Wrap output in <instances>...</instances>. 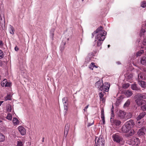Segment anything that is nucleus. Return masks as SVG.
Here are the masks:
<instances>
[{"mask_svg": "<svg viewBox=\"0 0 146 146\" xmlns=\"http://www.w3.org/2000/svg\"><path fill=\"white\" fill-rule=\"evenodd\" d=\"M96 33L97 34L95 38V41L98 40L97 45L98 46H100L101 45L105 38V36L106 35V33L105 31L103 30L102 27L101 26L98 27L92 34V37L93 38L94 35Z\"/></svg>", "mask_w": 146, "mask_h": 146, "instance_id": "nucleus-1", "label": "nucleus"}, {"mask_svg": "<svg viewBox=\"0 0 146 146\" xmlns=\"http://www.w3.org/2000/svg\"><path fill=\"white\" fill-rule=\"evenodd\" d=\"M95 142L96 146H104V141L102 138L96 137Z\"/></svg>", "mask_w": 146, "mask_h": 146, "instance_id": "nucleus-2", "label": "nucleus"}, {"mask_svg": "<svg viewBox=\"0 0 146 146\" xmlns=\"http://www.w3.org/2000/svg\"><path fill=\"white\" fill-rule=\"evenodd\" d=\"M135 102L136 104L138 106H140L146 103V101L143 100L138 95H136Z\"/></svg>", "mask_w": 146, "mask_h": 146, "instance_id": "nucleus-3", "label": "nucleus"}, {"mask_svg": "<svg viewBox=\"0 0 146 146\" xmlns=\"http://www.w3.org/2000/svg\"><path fill=\"white\" fill-rule=\"evenodd\" d=\"M110 86V84L107 82L103 83L102 87H100V90L107 92L109 90Z\"/></svg>", "mask_w": 146, "mask_h": 146, "instance_id": "nucleus-4", "label": "nucleus"}, {"mask_svg": "<svg viewBox=\"0 0 146 146\" xmlns=\"http://www.w3.org/2000/svg\"><path fill=\"white\" fill-rule=\"evenodd\" d=\"M113 140L117 143H119L122 141V138L120 137L118 134H115L112 135Z\"/></svg>", "mask_w": 146, "mask_h": 146, "instance_id": "nucleus-5", "label": "nucleus"}, {"mask_svg": "<svg viewBox=\"0 0 146 146\" xmlns=\"http://www.w3.org/2000/svg\"><path fill=\"white\" fill-rule=\"evenodd\" d=\"M130 144L133 146H137L139 144L140 142L138 138H132L130 141Z\"/></svg>", "mask_w": 146, "mask_h": 146, "instance_id": "nucleus-6", "label": "nucleus"}, {"mask_svg": "<svg viewBox=\"0 0 146 146\" xmlns=\"http://www.w3.org/2000/svg\"><path fill=\"white\" fill-rule=\"evenodd\" d=\"M117 116L120 119L125 118L126 115V112L121 110H118L117 113Z\"/></svg>", "mask_w": 146, "mask_h": 146, "instance_id": "nucleus-7", "label": "nucleus"}, {"mask_svg": "<svg viewBox=\"0 0 146 146\" xmlns=\"http://www.w3.org/2000/svg\"><path fill=\"white\" fill-rule=\"evenodd\" d=\"M125 124L128 127H129L130 129L131 128L133 127L135 125L134 121L132 119L127 121Z\"/></svg>", "mask_w": 146, "mask_h": 146, "instance_id": "nucleus-8", "label": "nucleus"}, {"mask_svg": "<svg viewBox=\"0 0 146 146\" xmlns=\"http://www.w3.org/2000/svg\"><path fill=\"white\" fill-rule=\"evenodd\" d=\"M19 131L21 135H24L26 133V129L23 127L20 126L18 127Z\"/></svg>", "mask_w": 146, "mask_h": 146, "instance_id": "nucleus-9", "label": "nucleus"}, {"mask_svg": "<svg viewBox=\"0 0 146 146\" xmlns=\"http://www.w3.org/2000/svg\"><path fill=\"white\" fill-rule=\"evenodd\" d=\"M146 130L145 127H143L139 129L137 132V134L139 136L143 135L145 134L144 132Z\"/></svg>", "mask_w": 146, "mask_h": 146, "instance_id": "nucleus-10", "label": "nucleus"}, {"mask_svg": "<svg viewBox=\"0 0 146 146\" xmlns=\"http://www.w3.org/2000/svg\"><path fill=\"white\" fill-rule=\"evenodd\" d=\"M121 129L123 132L124 133H127L131 129L129 127H128L125 124L123 126Z\"/></svg>", "mask_w": 146, "mask_h": 146, "instance_id": "nucleus-11", "label": "nucleus"}, {"mask_svg": "<svg viewBox=\"0 0 146 146\" xmlns=\"http://www.w3.org/2000/svg\"><path fill=\"white\" fill-rule=\"evenodd\" d=\"M111 123L113 124L114 125H115L116 126H119L121 123V121H120L118 120H111Z\"/></svg>", "mask_w": 146, "mask_h": 146, "instance_id": "nucleus-12", "label": "nucleus"}, {"mask_svg": "<svg viewBox=\"0 0 146 146\" xmlns=\"http://www.w3.org/2000/svg\"><path fill=\"white\" fill-rule=\"evenodd\" d=\"M103 84L102 81L99 80L95 84L96 86L100 90V87H102Z\"/></svg>", "mask_w": 146, "mask_h": 146, "instance_id": "nucleus-13", "label": "nucleus"}, {"mask_svg": "<svg viewBox=\"0 0 146 146\" xmlns=\"http://www.w3.org/2000/svg\"><path fill=\"white\" fill-rule=\"evenodd\" d=\"M146 115V113L145 112H142L140 113L137 117L136 119L137 121H139L142 118Z\"/></svg>", "mask_w": 146, "mask_h": 146, "instance_id": "nucleus-14", "label": "nucleus"}, {"mask_svg": "<svg viewBox=\"0 0 146 146\" xmlns=\"http://www.w3.org/2000/svg\"><path fill=\"white\" fill-rule=\"evenodd\" d=\"M138 83L139 85L142 88H145L146 87V82L143 81H139Z\"/></svg>", "mask_w": 146, "mask_h": 146, "instance_id": "nucleus-15", "label": "nucleus"}, {"mask_svg": "<svg viewBox=\"0 0 146 146\" xmlns=\"http://www.w3.org/2000/svg\"><path fill=\"white\" fill-rule=\"evenodd\" d=\"M9 33L12 35H14V34L15 29L14 27L10 25L9 26Z\"/></svg>", "mask_w": 146, "mask_h": 146, "instance_id": "nucleus-16", "label": "nucleus"}, {"mask_svg": "<svg viewBox=\"0 0 146 146\" xmlns=\"http://www.w3.org/2000/svg\"><path fill=\"white\" fill-rule=\"evenodd\" d=\"M124 94L125 96L127 97H129L131 96L133 94L132 92L129 90H127L125 92Z\"/></svg>", "mask_w": 146, "mask_h": 146, "instance_id": "nucleus-17", "label": "nucleus"}, {"mask_svg": "<svg viewBox=\"0 0 146 146\" xmlns=\"http://www.w3.org/2000/svg\"><path fill=\"white\" fill-rule=\"evenodd\" d=\"M131 89L134 90H140V88L137 87V85L135 84H131Z\"/></svg>", "mask_w": 146, "mask_h": 146, "instance_id": "nucleus-18", "label": "nucleus"}, {"mask_svg": "<svg viewBox=\"0 0 146 146\" xmlns=\"http://www.w3.org/2000/svg\"><path fill=\"white\" fill-rule=\"evenodd\" d=\"M140 62L142 65L146 66V57H142L141 60Z\"/></svg>", "mask_w": 146, "mask_h": 146, "instance_id": "nucleus-19", "label": "nucleus"}, {"mask_svg": "<svg viewBox=\"0 0 146 146\" xmlns=\"http://www.w3.org/2000/svg\"><path fill=\"white\" fill-rule=\"evenodd\" d=\"M13 123L14 125H18L19 123V121L16 117H14L13 120Z\"/></svg>", "mask_w": 146, "mask_h": 146, "instance_id": "nucleus-20", "label": "nucleus"}, {"mask_svg": "<svg viewBox=\"0 0 146 146\" xmlns=\"http://www.w3.org/2000/svg\"><path fill=\"white\" fill-rule=\"evenodd\" d=\"M101 118L103 122V123L104 124L105 123V117L103 110H102L101 111Z\"/></svg>", "mask_w": 146, "mask_h": 146, "instance_id": "nucleus-21", "label": "nucleus"}, {"mask_svg": "<svg viewBox=\"0 0 146 146\" xmlns=\"http://www.w3.org/2000/svg\"><path fill=\"white\" fill-rule=\"evenodd\" d=\"M139 97H140L141 98L143 99H146V93H143L142 94H137Z\"/></svg>", "mask_w": 146, "mask_h": 146, "instance_id": "nucleus-22", "label": "nucleus"}, {"mask_svg": "<svg viewBox=\"0 0 146 146\" xmlns=\"http://www.w3.org/2000/svg\"><path fill=\"white\" fill-rule=\"evenodd\" d=\"M5 137L4 135L2 133H0V142H3L5 140Z\"/></svg>", "mask_w": 146, "mask_h": 146, "instance_id": "nucleus-23", "label": "nucleus"}, {"mask_svg": "<svg viewBox=\"0 0 146 146\" xmlns=\"http://www.w3.org/2000/svg\"><path fill=\"white\" fill-rule=\"evenodd\" d=\"M92 58V57H91V55L89 54L86 58L85 60L86 62H90L91 59Z\"/></svg>", "mask_w": 146, "mask_h": 146, "instance_id": "nucleus-24", "label": "nucleus"}, {"mask_svg": "<svg viewBox=\"0 0 146 146\" xmlns=\"http://www.w3.org/2000/svg\"><path fill=\"white\" fill-rule=\"evenodd\" d=\"M55 31L54 29H52L50 31V37L51 38L53 39L54 36V32Z\"/></svg>", "mask_w": 146, "mask_h": 146, "instance_id": "nucleus-25", "label": "nucleus"}, {"mask_svg": "<svg viewBox=\"0 0 146 146\" xmlns=\"http://www.w3.org/2000/svg\"><path fill=\"white\" fill-rule=\"evenodd\" d=\"M4 98L5 101L11 100V95L7 94V96L5 97Z\"/></svg>", "mask_w": 146, "mask_h": 146, "instance_id": "nucleus-26", "label": "nucleus"}, {"mask_svg": "<svg viewBox=\"0 0 146 146\" xmlns=\"http://www.w3.org/2000/svg\"><path fill=\"white\" fill-rule=\"evenodd\" d=\"M12 116L11 114L9 113L6 117V118L9 120H11L12 119Z\"/></svg>", "mask_w": 146, "mask_h": 146, "instance_id": "nucleus-27", "label": "nucleus"}, {"mask_svg": "<svg viewBox=\"0 0 146 146\" xmlns=\"http://www.w3.org/2000/svg\"><path fill=\"white\" fill-rule=\"evenodd\" d=\"M143 73H140L139 74L138 76V78L139 80L140 79H143Z\"/></svg>", "mask_w": 146, "mask_h": 146, "instance_id": "nucleus-28", "label": "nucleus"}, {"mask_svg": "<svg viewBox=\"0 0 146 146\" xmlns=\"http://www.w3.org/2000/svg\"><path fill=\"white\" fill-rule=\"evenodd\" d=\"M7 112H10L11 110V106L9 105H8L7 107Z\"/></svg>", "mask_w": 146, "mask_h": 146, "instance_id": "nucleus-29", "label": "nucleus"}, {"mask_svg": "<svg viewBox=\"0 0 146 146\" xmlns=\"http://www.w3.org/2000/svg\"><path fill=\"white\" fill-rule=\"evenodd\" d=\"M136 126L138 127H140L141 126V122L139 121H137V122L136 123Z\"/></svg>", "mask_w": 146, "mask_h": 146, "instance_id": "nucleus-30", "label": "nucleus"}, {"mask_svg": "<svg viewBox=\"0 0 146 146\" xmlns=\"http://www.w3.org/2000/svg\"><path fill=\"white\" fill-rule=\"evenodd\" d=\"M143 52H144L143 50H141L137 52V53L136 54V56H140Z\"/></svg>", "mask_w": 146, "mask_h": 146, "instance_id": "nucleus-31", "label": "nucleus"}, {"mask_svg": "<svg viewBox=\"0 0 146 146\" xmlns=\"http://www.w3.org/2000/svg\"><path fill=\"white\" fill-rule=\"evenodd\" d=\"M129 86L130 84L129 83L125 84L123 85V87L124 88L126 89L129 87Z\"/></svg>", "mask_w": 146, "mask_h": 146, "instance_id": "nucleus-32", "label": "nucleus"}, {"mask_svg": "<svg viewBox=\"0 0 146 146\" xmlns=\"http://www.w3.org/2000/svg\"><path fill=\"white\" fill-rule=\"evenodd\" d=\"M62 101L63 104L64 105L68 104L67 102V98H62Z\"/></svg>", "mask_w": 146, "mask_h": 146, "instance_id": "nucleus-33", "label": "nucleus"}, {"mask_svg": "<svg viewBox=\"0 0 146 146\" xmlns=\"http://www.w3.org/2000/svg\"><path fill=\"white\" fill-rule=\"evenodd\" d=\"M7 80L6 79H4L1 83V84L2 86L3 87L4 86L6 83L7 82Z\"/></svg>", "mask_w": 146, "mask_h": 146, "instance_id": "nucleus-34", "label": "nucleus"}, {"mask_svg": "<svg viewBox=\"0 0 146 146\" xmlns=\"http://www.w3.org/2000/svg\"><path fill=\"white\" fill-rule=\"evenodd\" d=\"M130 104V101L128 100L124 104V106L126 107H128Z\"/></svg>", "mask_w": 146, "mask_h": 146, "instance_id": "nucleus-35", "label": "nucleus"}, {"mask_svg": "<svg viewBox=\"0 0 146 146\" xmlns=\"http://www.w3.org/2000/svg\"><path fill=\"white\" fill-rule=\"evenodd\" d=\"M141 108L143 111H146V104L142 106L141 107Z\"/></svg>", "mask_w": 146, "mask_h": 146, "instance_id": "nucleus-36", "label": "nucleus"}, {"mask_svg": "<svg viewBox=\"0 0 146 146\" xmlns=\"http://www.w3.org/2000/svg\"><path fill=\"white\" fill-rule=\"evenodd\" d=\"M104 92H101L99 93V96L100 98L101 99H102L103 98L104 96Z\"/></svg>", "mask_w": 146, "mask_h": 146, "instance_id": "nucleus-37", "label": "nucleus"}, {"mask_svg": "<svg viewBox=\"0 0 146 146\" xmlns=\"http://www.w3.org/2000/svg\"><path fill=\"white\" fill-rule=\"evenodd\" d=\"M141 6L142 7H145L146 6V2L145 1L142 2L141 3Z\"/></svg>", "mask_w": 146, "mask_h": 146, "instance_id": "nucleus-38", "label": "nucleus"}, {"mask_svg": "<svg viewBox=\"0 0 146 146\" xmlns=\"http://www.w3.org/2000/svg\"><path fill=\"white\" fill-rule=\"evenodd\" d=\"M94 63L92 62L91 63V64H90L89 67V68L91 70H93L94 68Z\"/></svg>", "mask_w": 146, "mask_h": 146, "instance_id": "nucleus-39", "label": "nucleus"}, {"mask_svg": "<svg viewBox=\"0 0 146 146\" xmlns=\"http://www.w3.org/2000/svg\"><path fill=\"white\" fill-rule=\"evenodd\" d=\"M134 131L132 129L131 130L130 132H129L128 135L129 136H132L134 134Z\"/></svg>", "mask_w": 146, "mask_h": 146, "instance_id": "nucleus-40", "label": "nucleus"}, {"mask_svg": "<svg viewBox=\"0 0 146 146\" xmlns=\"http://www.w3.org/2000/svg\"><path fill=\"white\" fill-rule=\"evenodd\" d=\"M23 143L22 142L20 141H18L17 146H23Z\"/></svg>", "mask_w": 146, "mask_h": 146, "instance_id": "nucleus-41", "label": "nucleus"}, {"mask_svg": "<svg viewBox=\"0 0 146 146\" xmlns=\"http://www.w3.org/2000/svg\"><path fill=\"white\" fill-rule=\"evenodd\" d=\"M4 57L3 53L2 51L0 49V59H1Z\"/></svg>", "mask_w": 146, "mask_h": 146, "instance_id": "nucleus-42", "label": "nucleus"}, {"mask_svg": "<svg viewBox=\"0 0 146 146\" xmlns=\"http://www.w3.org/2000/svg\"><path fill=\"white\" fill-rule=\"evenodd\" d=\"M11 85V83L10 82H8L7 81V82L5 84L4 86L5 87H9Z\"/></svg>", "mask_w": 146, "mask_h": 146, "instance_id": "nucleus-43", "label": "nucleus"}, {"mask_svg": "<svg viewBox=\"0 0 146 146\" xmlns=\"http://www.w3.org/2000/svg\"><path fill=\"white\" fill-rule=\"evenodd\" d=\"M67 105L68 104L64 105V110L66 111H65V114H66V111H67L68 109V106H67Z\"/></svg>", "mask_w": 146, "mask_h": 146, "instance_id": "nucleus-44", "label": "nucleus"}, {"mask_svg": "<svg viewBox=\"0 0 146 146\" xmlns=\"http://www.w3.org/2000/svg\"><path fill=\"white\" fill-rule=\"evenodd\" d=\"M133 77V75L132 74H130L129 75L127 76V79L129 80H130L132 79V78Z\"/></svg>", "mask_w": 146, "mask_h": 146, "instance_id": "nucleus-45", "label": "nucleus"}, {"mask_svg": "<svg viewBox=\"0 0 146 146\" xmlns=\"http://www.w3.org/2000/svg\"><path fill=\"white\" fill-rule=\"evenodd\" d=\"M146 31L144 29H142L140 31V33L142 35L143 33H144Z\"/></svg>", "mask_w": 146, "mask_h": 146, "instance_id": "nucleus-46", "label": "nucleus"}, {"mask_svg": "<svg viewBox=\"0 0 146 146\" xmlns=\"http://www.w3.org/2000/svg\"><path fill=\"white\" fill-rule=\"evenodd\" d=\"M68 131V127H67V128L66 129H65V131L64 132V133H66V135H67Z\"/></svg>", "mask_w": 146, "mask_h": 146, "instance_id": "nucleus-47", "label": "nucleus"}, {"mask_svg": "<svg viewBox=\"0 0 146 146\" xmlns=\"http://www.w3.org/2000/svg\"><path fill=\"white\" fill-rule=\"evenodd\" d=\"M113 109V105H112V108H111V114H112V115H113L114 114Z\"/></svg>", "mask_w": 146, "mask_h": 146, "instance_id": "nucleus-48", "label": "nucleus"}, {"mask_svg": "<svg viewBox=\"0 0 146 146\" xmlns=\"http://www.w3.org/2000/svg\"><path fill=\"white\" fill-rule=\"evenodd\" d=\"M3 42L2 41L0 40V46H3Z\"/></svg>", "mask_w": 146, "mask_h": 146, "instance_id": "nucleus-49", "label": "nucleus"}, {"mask_svg": "<svg viewBox=\"0 0 146 146\" xmlns=\"http://www.w3.org/2000/svg\"><path fill=\"white\" fill-rule=\"evenodd\" d=\"M89 106V105H87L86 106L84 109V111H86L87 110V109L88 108V106Z\"/></svg>", "mask_w": 146, "mask_h": 146, "instance_id": "nucleus-50", "label": "nucleus"}, {"mask_svg": "<svg viewBox=\"0 0 146 146\" xmlns=\"http://www.w3.org/2000/svg\"><path fill=\"white\" fill-rule=\"evenodd\" d=\"M19 48L17 46L15 47V51H17L19 50Z\"/></svg>", "mask_w": 146, "mask_h": 146, "instance_id": "nucleus-51", "label": "nucleus"}, {"mask_svg": "<svg viewBox=\"0 0 146 146\" xmlns=\"http://www.w3.org/2000/svg\"><path fill=\"white\" fill-rule=\"evenodd\" d=\"M65 44H66V42H63L62 43V44H63V46H64L65 45ZM64 46H63V48H62V50H63L64 49Z\"/></svg>", "mask_w": 146, "mask_h": 146, "instance_id": "nucleus-52", "label": "nucleus"}, {"mask_svg": "<svg viewBox=\"0 0 146 146\" xmlns=\"http://www.w3.org/2000/svg\"><path fill=\"white\" fill-rule=\"evenodd\" d=\"M93 124V122L92 123H89L88 125V126H90L92 125Z\"/></svg>", "mask_w": 146, "mask_h": 146, "instance_id": "nucleus-53", "label": "nucleus"}, {"mask_svg": "<svg viewBox=\"0 0 146 146\" xmlns=\"http://www.w3.org/2000/svg\"><path fill=\"white\" fill-rule=\"evenodd\" d=\"M143 44L144 45H146V41H143Z\"/></svg>", "mask_w": 146, "mask_h": 146, "instance_id": "nucleus-54", "label": "nucleus"}, {"mask_svg": "<svg viewBox=\"0 0 146 146\" xmlns=\"http://www.w3.org/2000/svg\"><path fill=\"white\" fill-rule=\"evenodd\" d=\"M93 66H94V67H95V68H98V67L97 66H96L95 65V64H94Z\"/></svg>", "mask_w": 146, "mask_h": 146, "instance_id": "nucleus-55", "label": "nucleus"}, {"mask_svg": "<svg viewBox=\"0 0 146 146\" xmlns=\"http://www.w3.org/2000/svg\"><path fill=\"white\" fill-rule=\"evenodd\" d=\"M2 65V62L0 60V66H1Z\"/></svg>", "mask_w": 146, "mask_h": 146, "instance_id": "nucleus-56", "label": "nucleus"}, {"mask_svg": "<svg viewBox=\"0 0 146 146\" xmlns=\"http://www.w3.org/2000/svg\"><path fill=\"white\" fill-rule=\"evenodd\" d=\"M3 102V101H0V106H1L2 104V103Z\"/></svg>", "mask_w": 146, "mask_h": 146, "instance_id": "nucleus-57", "label": "nucleus"}, {"mask_svg": "<svg viewBox=\"0 0 146 146\" xmlns=\"http://www.w3.org/2000/svg\"><path fill=\"white\" fill-rule=\"evenodd\" d=\"M44 137H43L42 138V142H44Z\"/></svg>", "mask_w": 146, "mask_h": 146, "instance_id": "nucleus-58", "label": "nucleus"}, {"mask_svg": "<svg viewBox=\"0 0 146 146\" xmlns=\"http://www.w3.org/2000/svg\"><path fill=\"white\" fill-rule=\"evenodd\" d=\"M117 63L119 64H120V63L119 62H117Z\"/></svg>", "mask_w": 146, "mask_h": 146, "instance_id": "nucleus-59", "label": "nucleus"}, {"mask_svg": "<svg viewBox=\"0 0 146 146\" xmlns=\"http://www.w3.org/2000/svg\"><path fill=\"white\" fill-rule=\"evenodd\" d=\"M2 121L0 119V123H2Z\"/></svg>", "mask_w": 146, "mask_h": 146, "instance_id": "nucleus-60", "label": "nucleus"}, {"mask_svg": "<svg viewBox=\"0 0 146 146\" xmlns=\"http://www.w3.org/2000/svg\"><path fill=\"white\" fill-rule=\"evenodd\" d=\"M0 19H2V18L1 17V15H0Z\"/></svg>", "mask_w": 146, "mask_h": 146, "instance_id": "nucleus-61", "label": "nucleus"}, {"mask_svg": "<svg viewBox=\"0 0 146 146\" xmlns=\"http://www.w3.org/2000/svg\"><path fill=\"white\" fill-rule=\"evenodd\" d=\"M110 46V45H108V48H109Z\"/></svg>", "mask_w": 146, "mask_h": 146, "instance_id": "nucleus-62", "label": "nucleus"}, {"mask_svg": "<svg viewBox=\"0 0 146 146\" xmlns=\"http://www.w3.org/2000/svg\"><path fill=\"white\" fill-rule=\"evenodd\" d=\"M69 40V38H68L67 39V40Z\"/></svg>", "mask_w": 146, "mask_h": 146, "instance_id": "nucleus-63", "label": "nucleus"}]
</instances>
